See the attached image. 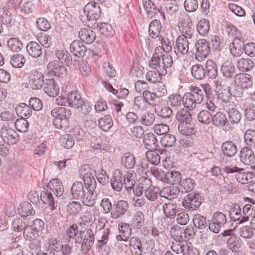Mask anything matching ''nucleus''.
<instances>
[{"mask_svg":"<svg viewBox=\"0 0 255 255\" xmlns=\"http://www.w3.org/2000/svg\"><path fill=\"white\" fill-rule=\"evenodd\" d=\"M160 142L163 147H172L176 142L175 136L172 134L167 133L161 138Z\"/></svg>","mask_w":255,"mask_h":255,"instance_id":"nucleus-62","label":"nucleus"},{"mask_svg":"<svg viewBox=\"0 0 255 255\" xmlns=\"http://www.w3.org/2000/svg\"><path fill=\"white\" fill-rule=\"evenodd\" d=\"M79 38L82 42L91 44L96 38L95 32L89 28H82L79 32Z\"/></svg>","mask_w":255,"mask_h":255,"instance_id":"nucleus-30","label":"nucleus"},{"mask_svg":"<svg viewBox=\"0 0 255 255\" xmlns=\"http://www.w3.org/2000/svg\"><path fill=\"white\" fill-rule=\"evenodd\" d=\"M99 125L104 131H108L113 125V121L110 115H106L98 120Z\"/></svg>","mask_w":255,"mask_h":255,"instance_id":"nucleus-49","label":"nucleus"},{"mask_svg":"<svg viewBox=\"0 0 255 255\" xmlns=\"http://www.w3.org/2000/svg\"><path fill=\"white\" fill-rule=\"evenodd\" d=\"M178 129L179 132L184 135L190 136L195 133L193 125L191 122L180 123Z\"/></svg>","mask_w":255,"mask_h":255,"instance_id":"nucleus-41","label":"nucleus"},{"mask_svg":"<svg viewBox=\"0 0 255 255\" xmlns=\"http://www.w3.org/2000/svg\"><path fill=\"white\" fill-rule=\"evenodd\" d=\"M211 122L215 127L220 128L224 127L228 123L226 116L222 112H217L212 116Z\"/></svg>","mask_w":255,"mask_h":255,"instance_id":"nucleus-38","label":"nucleus"},{"mask_svg":"<svg viewBox=\"0 0 255 255\" xmlns=\"http://www.w3.org/2000/svg\"><path fill=\"white\" fill-rule=\"evenodd\" d=\"M159 41L161 46L157 47L155 50L160 53L161 52L168 53L172 49V46L171 41L167 37H164L162 36L158 37L157 39Z\"/></svg>","mask_w":255,"mask_h":255,"instance_id":"nucleus-33","label":"nucleus"},{"mask_svg":"<svg viewBox=\"0 0 255 255\" xmlns=\"http://www.w3.org/2000/svg\"><path fill=\"white\" fill-rule=\"evenodd\" d=\"M7 45L8 49L11 51L18 52L23 47L21 41L17 37H11L7 41Z\"/></svg>","mask_w":255,"mask_h":255,"instance_id":"nucleus-42","label":"nucleus"},{"mask_svg":"<svg viewBox=\"0 0 255 255\" xmlns=\"http://www.w3.org/2000/svg\"><path fill=\"white\" fill-rule=\"evenodd\" d=\"M68 95L70 107L78 109L81 108L84 104L81 95L77 91H72Z\"/></svg>","mask_w":255,"mask_h":255,"instance_id":"nucleus-32","label":"nucleus"},{"mask_svg":"<svg viewBox=\"0 0 255 255\" xmlns=\"http://www.w3.org/2000/svg\"><path fill=\"white\" fill-rule=\"evenodd\" d=\"M143 142L145 147L149 150L155 149L157 147V141L153 133L145 134L143 136Z\"/></svg>","mask_w":255,"mask_h":255,"instance_id":"nucleus-39","label":"nucleus"},{"mask_svg":"<svg viewBox=\"0 0 255 255\" xmlns=\"http://www.w3.org/2000/svg\"><path fill=\"white\" fill-rule=\"evenodd\" d=\"M221 71L225 78H231L235 73V67L230 61H226L222 65Z\"/></svg>","mask_w":255,"mask_h":255,"instance_id":"nucleus-44","label":"nucleus"},{"mask_svg":"<svg viewBox=\"0 0 255 255\" xmlns=\"http://www.w3.org/2000/svg\"><path fill=\"white\" fill-rule=\"evenodd\" d=\"M182 179L181 174L177 171H170L166 172L164 182L172 185L180 184Z\"/></svg>","mask_w":255,"mask_h":255,"instance_id":"nucleus-43","label":"nucleus"},{"mask_svg":"<svg viewBox=\"0 0 255 255\" xmlns=\"http://www.w3.org/2000/svg\"><path fill=\"white\" fill-rule=\"evenodd\" d=\"M162 209L164 215L171 219H174L177 212V207L175 204L170 202L164 204L162 206Z\"/></svg>","mask_w":255,"mask_h":255,"instance_id":"nucleus-40","label":"nucleus"},{"mask_svg":"<svg viewBox=\"0 0 255 255\" xmlns=\"http://www.w3.org/2000/svg\"><path fill=\"white\" fill-rule=\"evenodd\" d=\"M167 74V70L159 67L157 71H150L146 74V80L151 83L158 82L161 79V76Z\"/></svg>","mask_w":255,"mask_h":255,"instance_id":"nucleus-27","label":"nucleus"},{"mask_svg":"<svg viewBox=\"0 0 255 255\" xmlns=\"http://www.w3.org/2000/svg\"><path fill=\"white\" fill-rule=\"evenodd\" d=\"M71 114L70 110L65 107H57L52 109L51 115L53 117L54 127L58 129L65 130L69 126V119Z\"/></svg>","mask_w":255,"mask_h":255,"instance_id":"nucleus-2","label":"nucleus"},{"mask_svg":"<svg viewBox=\"0 0 255 255\" xmlns=\"http://www.w3.org/2000/svg\"><path fill=\"white\" fill-rule=\"evenodd\" d=\"M40 199L43 203L48 205L50 210H56L55 203L56 202L54 200L53 195L50 191L45 189L42 191L40 194Z\"/></svg>","mask_w":255,"mask_h":255,"instance_id":"nucleus-29","label":"nucleus"},{"mask_svg":"<svg viewBox=\"0 0 255 255\" xmlns=\"http://www.w3.org/2000/svg\"><path fill=\"white\" fill-rule=\"evenodd\" d=\"M210 29V23L208 20L204 18L200 20L197 25L199 34L203 36L207 35Z\"/></svg>","mask_w":255,"mask_h":255,"instance_id":"nucleus-56","label":"nucleus"},{"mask_svg":"<svg viewBox=\"0 0 255 255\" xmlns=\"http://www.w3.org/2000/svg\"><path fill=\"white\" fill-rule=\"evenodd\" d=\"M238 69L242 72H249L254 66V63L252 60L248 58H241L236 62Z\"/></svg>","mask_w":255,"mask_h":255,"instance_id":"nucleus-31","label":"nucleus"},{"mask_svg":"<svg viewBox=\"0 0 255 255\" xmlns=\"http://www.w3.org/2000/svg\"><path fill=\"white\" fill-rule=\"evenodd\" d=\"M25 62V59L23 55L16 54L10 58V63L14 68H21Z\"/></svg>","mask_w":255,"mask_h":255,"instance_id":"nucleus-58","label":"nucleus"},{"mask_svg":"<svg viewBox=\"0 0 255 255\" xmlns=\"http://www.w3.org/2000/svg\"><path fill=\"white\" fill-rule=\"evenodd\" d=\"M194 42L178 36L175 41V44L173 47L175 54L181 57L188 53L190 45H193Z\"/></svg>","mask_w":255,"mask_h":255,"instance_id":"nucleus-8","label":"nucleus"},{"mask_svg":"<svg viewBox=\"0 0 255 255\" xmlns=\"http://www.w3.org/2000/svg\"><path fill=\"white\" fill-rule=\"evenodd\" d=\"M55 55L61 63L69 64L72 62L70 54L65 50H56L55 51Z\"/></svg>","mask_w":255,"mask_h":255,"instance_id":"nucleus-55","label":"nucleus"},{"mask_svg":"<svg viewBox=\"0 0 255 255\" xmlns=\"http://www.w3.org/2000/svg\"><path fill=\"white\" fill-rule=\"evenodd\" d=\"M187 22L181 20L180 22V31L181 32V36L188 40L195 41L194 39V28L192 26L191 20L188 15H187Z\"/></svg>","mask_w":255,"mask_h":255,"instance_id":"nucleus-14","label":"nucleus"},{"mask_svg":"<svg viewBox=\"0 0 255 255\" xmlns=\"http://www.w3.org/2000/svg\"><path fill=\"white\" fill-rule=\"evenodd\" d=\"M144 223V215L142 212H136L132 219V226L136 228H140Z\"/></svg>","mask_w":255,"mask_h":255,"instance_id":"nucleus-64","label":"nucleus"},{"mask_svg":"<svg viewBox=\"0 0 255 255\" xmlns=\"http://www.w3.org/2000/svg\"><path fill=\"white\" fill-rule=\"evenodd\" d=\"M97 184L92 183L91 185H85L87 193H85L83 197L82 198L83 203L87 206L92 207L96 203L97 199V195L95 192Z\"/></svg>","mask_w":255,"mask_h":255,"instance_id":"nucleus-13","label":"nucleus"},{"mask_svg":"<svg viewBox=\"0 0 255 255\" xmlns=\"http://www.w3.org/2000/svg\"><path fill=\"white\" fill-rule=\"evenodd\" d=\"M223 154L228 157H231L236 155L238 151L236 144L232 141H226L221 145Z\"/></svg>","mask_w":255,"mask_h":255,"instance_id":"nucleus-28","label":"nucleus"},{"mask_svg":"<svg viewBox=\"0 0 255 255\" xmlns=\"http://www.w3.org/2000/svg\"><path fill=\"white\" fill-rule=\"evenodd\" d=\"M15 111L19 116L22 118L27 119L32 114V110L29 106L22 103L18 104L15 108Z\"/></svg>","mask_w":255,"mask_h":255,"instance_id":"nucleus-37","label":"nucleus"},{"mask_svg":"<svg viewBox=\"0 0 255 255\" xmlns=\"http://www.w3.org/2000/svg\"><path fill=\"white\" fill-rule=\"evenodd\" d=\"M202 198L199 193H191L188 194L182 201V206L190 211L196 210L202 203Z\"/></svg>","mask_w":255,"mask_h":255,"instance_id":"nucleus-6","label":"nucleus"},{"mask_svg":"<svg viewBox=\"0 0 255 255\" xmlns=\"http://www.w3.org/2000/svg\"><path fill=\"white\" fill-rule=\"evenodd\" d=\"M223 237H228L227 239V246L229 249L233 252H238L242 245L241 239L233 232L232 229L224 231L222 233Z\"/></svg>","mask_w":255,"mask_h":255,"instance_id":"nucleus-5","label":"nucleus"},{"mask_svg":"<svg viewBox=\"0 0 255 255\" xmlns=\"http://www.w3.org/2000/svg\"><path fill=\"white\" fill-rule=\"evenodd\" d=\"M28 224L29 221H27L26 218H24L23 219L17 218L14 219L12 222L13 229L15 232H17L23 231Z\"/></svg>","mask_w":255,"mask_h":255,"instance_id":"nucleus-59","label":"nucleus"},{"mask_svg":"<svg viewBox=\"0 0 255 255\" xmlns=\"http://www.w3.org/2000/svg\"><path fill=\"white\" fill-rule=\"evenodd\" d=\"M235 177L238 182L247 184L255 177V175L250 172H240L236 174Z\"/></svg>","mask_w":255,"mask_h":255,"instance_id":"nucleus-51","label":"nucleus"},{"mask_svg":"<svg viewBox=\"0 0 255 255\" xmlns=\"http://www.w3.org/2000/svg\"><path fill=\"white\" fill-rule=\"evenodd\" d=\"M227 221L225 214L220 212H216L212 217L211 222L209 224V229L213 233H218Z\"/></svg>","mask_w":255,"mask_h":255,"instance_id":"nucleus-7","label":"nucleus"},{"mask_svg":"<svg viewBox=\"0 0 255 255\" xmlns=\"http://www.w3.org/2000/svg\"><path fill=\"white\" fill-rule=\"evenodd\" d=\"M161 24L159 20L154 19L149 24L148 32L149 35L153 38H158L161 35H159Z\"/></svg>","mask_w":255,"mask_h":255,"instance_id":"nucleus-47","label":"nucleus"},{"mask_svg":"<svg viewBox=\"0 0 255 255\" xmlns=\"http://www.w3.org/2000/svg\"><path fill=\"white\" fill-rule=\"evenodd\" d=\"M0 136L8 144H16L19 140L17 133L9 127L3 125L0 129Z\"/></svg>","mask_w":255,"mask_h":255,"instance_id":"nucleus-11","label":"nucleus"},{"mask_svg":"<svg viewBox=\"0 0 255 255\" xmlns=\"http://www.w3.org/2000/svg\"><path fill=\"white\" fill-rule=\"evenodd\" d=\"M124 175L119 170L114 172L113 176L111 180V186L113 190L117 192L121 191L124 186Z\"/></svg>","mask_w":255,"mask_h":255,"instance_id":"nucleus-21","label":"nucleus"},{"mask_svg":"<svg viewBox=\"0 0 255 255\" xmlns=\"http://www.w3.org/2000/svg\"><path fill=\"white\" fill-rule=\"evenodd\" d=\"M191 74L195 79L202 80L205 77V70L201 65L195 64L192 66Z\"/></svg>","mask_w":255,"mask_h":255,"instance_id":"nucleus-54","label":"nucleus"},{"mask_svg":"<svg viewBox=\"0 0 255 255\" xmlns=\"http://www.w3.org/2000/svg\"><path fill=\"white\" fill-rule=\"evenodd\" d=\"M95 235L91 229L81 230L76 239V243H81V250L84 254L87 253L95 242Z\"/></svg>","mask_w":255,"mask_h":255,"instance_id":"nucleus-4","label":"nucleus"},{"mask_svg":"<svg viewBox=\"0 0 255 255\" xmlns=\"http://www.w3.org/2000/svg\"><path fill=\"white\" fill-rule=\"evenodd\" d=\"M84 15L83 22H85L89 27L95 28L97 20L101 15L100 6L96 2H88L83 8Z\"/></svg>","mask_w":255,"mask_h":255,"instance_id":"nucleus-3","label":"nucleus"},{"mask_svg":"<svg viewBox=\"0 0 255 255\" xmlns=\"http://www.w3.org/2000/svg\"><path fill=\"white\" fill-rule=\"evenodd\" d=\"M97 28L100 34L106 36H112L115 32L112 25L105 22H102L99 24L96 23L95 28Z\"/></svg>","mask_w":255,"mask_h":255,"instance_id":"nucleus-36","label":"nucleus"},{"mask_svg":"<svg viewBox=\"0 0 255 255\" xmlns=\"http://www.w3.org/2000/svg\"><path fill=\"white\" fill-rule=\"evenodd\" d=\"M245 142L247 145L255 150V130L249 129L244 134Z\"/></svg>","mask_w":255,"mask_h":255,"instance_id":"nucleus-53","label":"nucleus"},{"mask_svg":"<svg viewBox=\"0 0 255 255\" xmlns=\"http://www.w3.org/2000/svg\"><path fill=\"white\" fill-rule=\"evenodd\" d=\"M142 3L147 17L152 18L153 14L156 13L157 9L155 4L151 0H142Z\"/></svg>","mask_w":255,"mask_h":255,"instance_id":"nucleus-52","label":"nucleus"},{"mask_svg":"<svg viewBox=\"0 0 255 255\" xmlns=\"http://www.w3.org/2000/svg\"><path fill=\"white\" fill-rule=\"evenodd\" d=\"M227 114L228 122L232 124L239 123L242 119L241 113L236 108L229 109Z\"/></svg>","mask_w":255,"mask_h":255,"instance_id":"nucleus-48","label":"nucleus"},{"mask_svg":"<svg viewBox=\"0 0 255 255\" xmlns=\"http://www.w3.org/2000/svg\"><path fill=\"white\" fill-rule=\"evenodd\" d=\"M145 156L147 160L153 165H158L161 159V157L158 153L153 150V149H151L147 151L145 154Z\"/></svg>","mask_w":255,"mask_h":255,"instance_id":"nucleus-61","label":"nucleus"},{"mask_svg":"<svg viewBox=\"0 0 255 255\" xmlns=\"http://www.w3.org/2000/svg\"><path fill=\"white\" fill-rule=\"evenodd\" d=\"M46 76L39 70H32L29 76L28 82L32 90H40L44 84Z\"/></svg>","mask_w":255,"mask_h":255,"instance_id":"nucleus-9","label":"nucleus"},{"mask_svg":"<svg viewBox=\"0 0 255 255\" xmlns=\"http://www.w3.org/2000/svg\"><path fill=\"white\" fill-rule=\"evenodd\" d=\"M121 163L127 169L133 168L135 164V157L132 154L127 152L122 156Z\"/></svg>","mask_w":255,"mask_h":255,"instance_id":"nucleus-45","label":"nucleus"},{"mask_svg":"<svg viewBox=\"0 0 255 255\" xmlns=\"http://www.w3.org/2000/svg\"><path fill=\"white\" fill-rule=\"evenodd\" d=\"M114 210L111 212V217L114 219H118L127 212L129 206L128 203L124 200L117 202L114 205Z\"/></svg>","mask_w":255,"mask_h":255,"instance_id":"nucleus-18","label":"nucleus"},{"mask_svg":"<svg viewBox=\"0 0 255 255\" xmlns=\"http://www.w3.org/2000/svg\"><path fill=\"white\" fill-rule=\"evenodd\" d=\"M85 192L81 182H76L71 187V194L73 199H81L85 195Z\"/></svg>","mask_w":255,"mask_h":255,"instance_id":"nucleus-34","label":"nucleus"},{"mask_svg":"<svg viewBox=\"0 0 255 255\" xmlns=\"http://www.w3.org/2000/svg\"><path fill=\"white\" fill-rule=\"evenodd\" d=\"M43 87L44 92L50 97H55L59 93V87L55 80L49 75H46Z\"/></svg>","mask_w":255,"mask_h":255,"instance_id":"nucleus-15","label":"nucleus"},{"mask_svg":"<svg viewBox=\"0 0 255 255\" xmlns=\"http://www.w3.org/2000/svg\"><path fill=\"white\" fill-rule=\"evenodd\" d=\"M48 74L56 77H63L67 74L66 68L61 64H59L57 61H53L49 63L47 66Z\"/></svg>","mask_w":255,"mask_h":255,"instance_id":"nucleus-16","label":"nucleus"},{"mask_svg":"<svg viewBox=\"0 0 255 255\" xmlns=\"http://www.w3.org/2000/svg\"><path fill=\"white\" fill-rule=\"evenodd\" d=\"M193 223L195 227L200 230L204 229L207 226L206 217L199 214L194 216Z\"/></svg>","mask_w":255,"mask_h":255,"instance_id":"nucleus-57","label":"nucleus"},{"mask_svg":"<svg viewBox=\"0 0 255 255\" xmlns=\"http://www.w3.org/2000/svg\"><path fill=\"white\" fill-rule=\"evenodd\" d=\"M182 192H188L191 191L195 186L196 183L191 178H185L181 179L180 183Z\"/></svg>","mask_w":255,"mask_h":255,"instance_id":"nucleus-50","label":"nucleus"},{"mask_svg":"<svg viewBox=\"0 0 255 255\" xmlns=\"http://www.w3.org/2000/svg\"><path fill=\"white\" fill-rule=\"evenodd\" d=\"M17 211L21 217L33 215L35 214V211L31 205L28 202H24L20 204L18 207Z\"/></svg>","mask_w":255,"mask_h":255,"instance_id":"nucleus-46","label":"nucleus"},{"mask_svg":"<svg viewBox=\"0 0 255 255\" xmlns=\"http://www.w3.org/2000/svg\"><path fill=\"white\" fill-rule=\"evenodd\" d=\"M190 243L186 240L183 241H176L172 242L171 249L177 254H182L183 255H186L187 251L189 250Z\"/></svg>","mask_w":255,"mask_h":255,"instance_id":"nucleus-24","label":"nucleus"},{"mask_svg":"<svg viewBox=\"0 0 255 255\" xmlns=\"http://www.w3.org/2000/svg\"><path fill=\"white\" fill-rule=\"evenodd\" d=\"M205 75L210 79H215L218 76L217 67L212 60H208L206 62L205 68Z\"/></svg>","mask_w":255,"mask_h":255,"instance_id":"nucleus-35","label":"nucleus"},{"mask_svg":"<svg viewBox=\"0 0 255 255\" xmlns=\"http://www.w3.org/2000/svg\"><path fill=\"white\" fill-rule=\"evenodd\" d=\"M47 187L50 190L49 191L52 192L53 194L57 198L63 196L64 192V187L62 182L57 179H53L50 180L47 185Z\"/></svg>","mask_w":255,"mask_h":255,"instance_id":"nucleus-25","label":"nucleus"},{"mask_svg":"<svg viewBox=\"0 0 255 255\" xmlns=\"http://www.w3.org/2000/svg\"><path fill=\"white\" fill-rule=\"evenodd\" d=\"M180 193V189L177 186L168 185L163 187L159 191V195L169 200L176 199Z\"/></svg>","mask_w":255,"mask_h":255,"instance_id":"nucleus-19","label":"nucleus"},{"mask_svg":"<svg viewBox=\"0 0 255 255\" xmlns=\"http://www.w3.org/2000/svg\"><path fill=\"white\" fill-rule=\"evenodd\" d=\"M241 161L246 165H251L255 161V156L252 149L249 147L242 148L240 153Z\"/></svg>","mask_w":255,"mask_h":255,"instance_id":"nucleus-20","label":"nucleus"},{"mask_svg":"<svg viewBox=\"0 0 255 255\" xmlns=\"http://www.w3.org/2000/svg\"><path fill=\"white\" fill-rule=\"evenodd\" d=\"M19 10L25 14H29L32 12L33 5L30 0H21L18 4Z\"/></svg>","mask_w":255,"mask_h":255,"instance_id":"nucleus-63","label":"nucleus"},{"mask_svg":"<svg viewBox=\"0 0 255 255\" xmlns=\"http://www.w3.org/2000/svg\"><path fill=\"white\" fill-rule=\"evenodd\" d=\"M201 86L202 88L191 86L189 88V92L184 94V106L189 110H193L197 105L202 103L204 99V93L207 96L210 94L211 89L209 84L201 85Z\"/></svg>","mask_w":255,"mask_h":255,"instance_id":"nucleus-1","label":"nucleus"},{"mask_svg":"<svg viewBox=\"0 0 255 255\" xmlns=\"http://www.w3.org/2000/svg\"><path fill=\"white\" fill-rule=\"evenodd\" d=\"M79 173L82 177L85 185H91L92 183L97 184L94 175L96 171L91 168L89 165H84L79 169Z\"/></svg>","mask_w":255,"mask_h":255,"instance_id":"nucleus-12","label":"nucleus"},{"mask_svg":"<svg viewBox=\"0 0 255 255\" xmlns=\"http://www.w3.org/2000/svg\"><path fill=\"white\" fill-rule=\"evenodd\" d=\"M192 116L190 113L185 109H181L176 114V119L178 121L182 123H190L192 120Z\"/></svg>","mask_w":255,"mask_h":255,"instance_id":"nucleus-60","label":"nucleus"},{"mask_svg":"<svg viewBox=\"0 0 255 255\" xmlns=\"http://www.w3.org/2000/svg\"><path fill=\"white\" fill-rule=\"evenodd\" d=\"M195 58L199 62L207 58L210 53V48L208 42L204 39H199L195 43Z\"/></svg>","mask_w":255,"mask_h":255,"instance_id":"nucleus-10","label":"nucleus"},{"mask_svg":"<svg viewBox=\"0 0 255 255\" xmlns=\"http://www.w3.org/2000/svg\"><path fill=\"white\" fill-rule=\"evenodd\" d=\"M234 82L236 86L245 89H248L253 85L251 76L248 74L240 73L235 75Z\"/></svg>","mask_w":255,"mask_h":255,"instance_id":"nucleus-17","label":"nucleus"},{"mask_svg":"<svg viewBox=\"0 0 255 255\" xmlns=\"http://www.w3.org/2000/svg\"><path fill=\"white\" fill-rule=\"evenodd\" d=\"M26 49L29 55L33 58L39 57L43 53L41 46L37 42L33 41L27 43Z\"/></svg>","mask_w":255,"mask_h":255,"instance_id":"nucleus-26","label":"nucleus"},{"mask_svg":"<svg viewBox=\"0 0 255 255\" xmlns=\"http://www.w3.org/2000/svg\"><path fill=\"white\" fill-rule=\"evenodd\" d=\"M167 104L170 106L173 110H177L181 109L182 105H184V98L177 93H174L169 95L167 99Z\"/></svg>","mask_w":255,"mask_h":255,"instance_id":"nucleus-22","label":"nucleus"},{"mask_svg":"<svg viewBox=\"0 0 255 255\" xmlns=\"http://www.w3.org/2000/svg\"><path fill=\"white\" fill-rule=\"evenodd\" d=\"M70 51L76 56L83 57L87 50L84 43L79 40H74L70 45Z\"/></svg>","mask_w":255,"mask_h":255,"instance_id":"nucleus-23","label":"nucleus"}]
</instances>
